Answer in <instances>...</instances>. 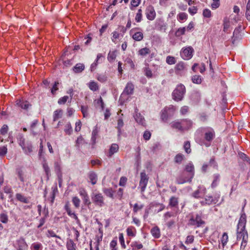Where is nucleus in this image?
Listing matches in <instances>:
<instances>
[{"label": "nucleus", "mask_w": 250, "mask_h": 250, "mask_svg": "<svg viewBox=\"0 0 250 250\" xmlns=\"http://www.w3.org/2000/svg\"><path fill=\"white\" fill-rule=\"evenodd\" d=\"M246 222L247 216L245 213H243L240 217L237 229V241L242 240L241 250H244L245 248L248 239V235L245 229Z\"/></svg>", "instance_id": "nucleus-1"}, {"label": "nucleus", "mask_w": 250, "mask_h": 250, "mask_svg": "<svg viewBox=\"0 0 250 250\" xmlns=\"http://www.w3.org/2000/svg\"><path fill=\"white\" fill-rule=\"evenodd\" d=\"M19 145L21 146L24 153L26 155H30L33 151V146L30 141H25L23 136L19 134L17 137Z\"/></svg>", "instance_id": "nucleus-2"}, {"label": "nucleus", "mask_w": 250, "mask_h": 250, "mask_svg": "<svg viewBox=\"0 0 250 250\" xmlns=\"http://www.w3.org/2000/svg\"><path fill=\"white\" fill-rule=\"evenodd\" d=\"M186 89L182 83L178 84L172 93V98L176 102H180L183 100L186 94Z\"/></svg>", "instance_id": "nucleus-3"}, {"label": "nucleus", "mask_w": 250, "mask_h": 250, "mask_svg": "<svg viewBox=\"0 0 250 250\" xmlns=\"http://www.w3.org/2000/svg\"><path fill=\"white\" fill-rule=\"evenodd\" d=\"M175 110L173 105L165 107L161 112V119L164 122H167L169 118L172 117Z\"/></svg>", "instance_id": "nucleus-4"}, {"label": "nucleus", "mask_w": 250, "mask_h": 250, "mask_svg": "<svg viewBox=\"0 0 250 250\" xmlns=\"http://www.w3.org/2000/svg\"><path fill=\"white\" fill-rule=\"evenodd\" d=\"M91 199L95 206L102 207L105 205L104 197L101 193L93 192L91 194Z\"/></svg>", "instance_id": "nucleus-5"}, {"label": "nucleus", "mask_w": 250, "mask_h": 250, "mask_svg": "<svg viewBox=\"0 0 250 250\" xmlns=\"http://www.w3.org/2000/svg\"><path fill=\"white\" fill-rule=\"evenodd\" d=\"M193 174L188 173L187 172L183 171L182 174L176 179V182L178 184H183L184 183H190L193 178Z\"/></svg>", "instance_id": "nucleus-6"}, {"label": "nucleus", "mask_w": 250, "mask_h": 250, "mask_svg": "<svg viewBox=\"0 0 250 250\" xmlns=\"http://www.w3.org/2000/svg\"><path fill=\"white\" fill-rule=\"evenodd\" d=\"M205 222L202 219L201 215L196 214L195 216H192L188 221V224L190 226H195V227H200L202 225L205 224Z\"/></svg>", "instance_id": "nucleus-7"}, {"label": "nucleus", "mask_w": 250, "mask_h": 250, "mask_svg": "<svg viewBox=\"0 0 250 250\" xmlns=\"http://www.w3.org/2000/svg\"><path fill=\"white\" fill-rule=\"evenodd\" d=\"M219 195H215L214 196L207 195L204 199L200 202L202 206L210 205L216 204L219 200Z\"/></svg>", "instance_id": "nucleus-8"}, {"label": "nucleus", "mask_w": 250, "mask_h": 250, "mask_svg": "<svg viewBox=\"0 0 250 250\" xmlns=\"http://www.w3.org/2000/svg\"><path fill=\"white\" fill-rule=\"evenodd\" d=\"M205 133L204 138L208 142H210L215 137V132L211 128H206L204 131ZM205 145L206 146H210L209 143H205Z\"/></svg>", "instance_id": "nucleus-9"}, {"label": "nucleus", "mask_w": 250, "mask_h": 250, "mask_svg": "<svg viewBox=\"0 0 250 250\" xmlns=\"http://www.w3.org/2000/svg\"><path fill=\"white\" fill-rule=\"evenodd\" d=\"M193 48L190 47H188L183 48L180 52L181 57L185 60H189L192 56Z\"/></svg>", "instance_id": "nucleus-10"}, {"label": "nucleus", "mask_w": 250, "mask_h": 250, "mask_svg": "<svg viewBox=\"0 0 250 250\" xmlns=\"http://www.w3.org/2000/svg\"><path fill=\"white\" fill-rule=\"evenodd\" d=\"M140 177L141 179L139 183V186L141 188V191L144 192L146 187L148 178L144 171H143L140 173Z\"/></svg>", "instance_id": "nucleus-11"}, {"label": "nucleus", "mask_w": 250, "mask_h": 250, "mask_svg": "<svg viewBox=\"0 0 250 250\" xmlns=\"http://www.w3.org/2000/svg\"><path fill=\"white\" fill-rule=\"evenodd\" d=\"M15 248L17 250H27L28 245L24 239L22 237L17 240L15 243Z\"/></svg>", "instance_id": "nucleus-12"}, {"label": "nucleus", "mask_w": 250, "mask_h": 250, "mask_svg": "<svg viewBox=\"0 0 250 250\" xmlns=\"http://www.w3.org/2000/svg\"><path fill=\"white\" fill-rule=\"evenodd\" d=\"M207 192L206 188L203 186H199L198 189L192 193V196L195 198H200Z\"/></svg>", "instance_id": "nucleus-13"}, {"label": "nucleus", "mask_w": 250, "mask_h": 250, "mask_svg": "<svg viewBox=\"0 0 250 250\" xmlns=\"http://www.w3.org/2000/svg\"><path fill=\"white\" fill-rule=\"evenodd\" d=\"M145 14L146 18L150 21H152L155 18L156 12L152 6H148L146 8Z\"/></svg>", "instance_id": "nucleus-14"}, {"label": "nucleus", "mask_w": 250, "mask_h": 250, "mask_svg": "<svg viewBox=\"0 0 250 250\" xmlns=\"http://www.w3.org/2000/svg\"><path fill=\"white\" fill-rule=\"evenodd\" d=\"M155 28L161 32H165L167 28V24L163 19H159L156 21Z\"/></svg>", "instance_id": "nucleus-15"}, {"label": "nucleus", "mask_w": 250, "mask_h": 250, "mask_svg": "<svg viewBox=\"0 0 250 250\" xmlns=\"http://www.w3.org/2000/svg\"><path fill=\"white\" fill-rule=\"evenodd\" d=\"M181 124L184 131L190 129L192 125V122L188 119H186L181 120Z\"/></svg>", "instance_id": "nucleus-16"}, {"label": "nucleus", "mask_w": 250, "mask_h": 250, "mask_svg": "<svg viewBox=\"0 0 250 250\" xmlns=\"http://www.w3.org/2000/svg\"><path fill=\"white\" fill-rule=\"evenodd\" d=\"M135 112L134 117L136 122L142 125L145 126L146 125V122L144 117L136 111Z\"/></svg>", "instance_id": "nucleus-17"}, {"label": "nucleus", "mask_w": 250, "mask_h": 250, "mask_svg": "<svg viewBox=\"0 0 250 250\" xmlns=\"http://www.w3.org/2000/svg\"><path fill=\"white\" fill-rule=\"evenodd\" d=\"M171 127L176 129L180 131H184L181 121H175L171 122L170 124Z\"/></svg>", "instance_id": "nucleus-18"}, {"label": "nucleus", "mask_w": 250, "mask_h": 250, "mask_svg": "<svg viewBox=\"0 0 250 250\" xmlns=\"http://www.w3.org/2000/svg\"><path fill=\"white\" fill-rule=\"evenodd\" d=\"M17 105L21 107L22 109L26 110L31 106V104L29 103L28 102L21 100L17 101Z\"/></svg>", "instance_id": "nucleus-19"}, {"label": "nucleus", "mask_w": 250, "mask_h": 250, "mask_svg": "<svg viewBox=\"0 0 250 250\" xmlns=\"http://www.w3.org/2000/svg\"><path fill=\"white\" fill-rule=\"evenodd\" d=\"M134 85L131 83H128L124 90L122 94L125 93L127 95L132 94L134 90Z\"/></svg>", "instance_id": "nucleus-20"}, {"label": "nucleus", "mask_w": 250, "mask_h": 250, "mask_svg": "<svg viewBox=\"0 0 250 250\" xmlns=\"http://www.w3.org/2000/svg\"><path fill=\"white\" fill-rule=\"evenodd\" d=\"M150 233L154 238L157 239L161 236L160 230L157 226L153 227L150 230Z\"/></svg>", "instance_id": "nucleus-21"}, {"label": "nucleus", "mask_w": 250, "mask_h": 250, "mask_svg": "<svg viewBox=\"0 0 250 250\" xmlns=\"http://www.w3.org/2000/svg\"><path fill=\"white\" fill-rule=\"evenodd\" d=\"M178 198L175 196H172L169 200L168 206L171 208H176L178 205Z\"/></svg>", "instance_id": "nucleus-22"}, {"label": "nucleus", "mask_w": 250, "mask_h": 250, "mask_svg": "<svg viewBox=\"0 0 250 250\" xmlns=\"http://www.w3.org/2000/svg\"><path fill=\"white\" fill-rule=\"evenodd\" d=\"M119 150L118 145L116 144H113L109 149V153L108 154V156L110 157L113 155L115 153L117 152Z\"/></svg>", "instance_id": "nucleus-23"}, {"label": "nucleus", "mask_w": 250, "mask_h": 250, "mask_svg": "<svg viewBox=\"0 0 250 250\" xmlns=\"http://www.w3.org/2000/svg\"><path fill=\"white\" fill-rule=\"evenodd\" d=\"M124 123L123 122V120L121 118H119L117 121V128L118 129V135L119 136H120L122 133V128L124 126Z\"/></svg>", "instance_id": "nucleus-24"}, {"label": "nucleus", "mask_w": 250, "mask_h": 250, "mask_svg": "<svg viewBox=\"0 0 250 250\" xmlns=\"http://www.w3.org/2000/svg\"><path fill=\"white\" fill-rule=\"evenodd\" d=\"M88 177L92 185L96 184L97 181V175L95 172L93 171L90 172L88 174Z\"/></svg>", "instance_id": "nucleus-25"}, {"label": "nucleus", "mask_w": 250, "mask_h": 250, "mask_svg": "<svg viewBox=\"0 0 250 250\" xmlns=\"http://www.w3.org/2000/svg\"><path fill=\"white\" fill-rule=\"evenodd\" d=\"M186 69V65L183 62H179L175 67L176 72L178 74L180 73L182 71Z\"/></svg>", "instance_id": "nucleus-26"}, {"label": "nucleus", "mask_w": 250, "mask_h": 250, "mask_svg": "<svg viewBox=\"0 0 250 250\" xmlns=\"http://www.w3.org/2000/svg\"><path fill=\"white\" fill-rule=\"evenodd\" d=\"M66 248L67 250H76V245L72 239H69L66 242Z\"/></svg>", "instance_id": "nucleus-27"}, {"label": "nucleus", "mask_w": 250, "mask_h": 250, "mask_svg": "<svg viewBox=\"0 0 250 250\" xmlns=\"http://www.w3.org/2000/svg\"><path fill=\"white\" fill-rule=\"evenodd\" d=\"M213 180L211 184V187L212 188H214L218 185V184L220 181V175L218 173L215 174L213 175Z\"/></svg>", "instance_id": "nucleus-28"}, {"label": "nucleus", "mask_w": 250, "mask_h": 250, "mask_svg": "<svg viewBox=\"0 0 250 250\" xmlns=\"http://www.w3.org/2000/svg\"><path fill=\"white\" fill-rule=\"evenodd\" d=\"M16 197L18 201L21 202L26 204L29 203V200L26 197L22 195L21 193H17L16 194Z\"/></svg>", "instance_id": "nucleus-29"}, {"label": "nucleus", "mask_w": 250, "mask_h": 250, "mask_svg": "<svg viewBox=\"0 0 250 250\" xmlns=\"http://www.w3.org/2000/svg\"><path fill=\"white\" fill-rule=\"evenodd\" d=\"M185 172H187L188 173H193V176L194 175V167L193 165L191 163H189L186 166Z\"/></svg>", "instance_id": "nucleus-30"}, {"label": "nucleus", "mask_w": 250, "mask_h": 250, "mask_svg": "<svg viewBox=\"0 0 250 250\" xmlns=\"http://www.w3.org/2000/svg\"><path fill=\"white\" fill-rule=\"evenodd\" d=\"M84 69V65L82 63H77L73 68V70L75 73L82 72Z\"/></svg>", "instance_id": "nucleus-31"}, {"label": "nucleus", "mask_w": 250, "mask_h": 250, "mask_svg": "<svg viewBox=\"0 0 250 250\" xmlns=\"http://www.w3.org/2000/svg\"><path fill=\"white\" fill-rule=\"evenodd\" d=\"M132 38L136 41H141L143 39V34L141 32H137L132 34Z\"/></svg>", "instance_id": "nucleus-32"}, {"label": "nucleus", "mask_w": 250, "mask_h": 250, "mask_svg": "<svg viewBox=\"0 0 250 250\" xmlns=\"http://www.w3.org/2000/svg\"><path fill=\"white\" fill-rule=\"evenodd\" d=\"M62 115V109H57L54 112L53 121H56L59 118H61Z\"/></svg>", "instance_id": "nucleus-33"}, {"label": "nucleus", "mask_w": 250, "mask_h": 250, "mask_svg": "<svg viewBox=\"0 0 250 250\" xmlns=\"http://www.w3.org/2000/svg\"><path fill=\"white\" fill-rule=\"evenodd\" d=\"M126 232L128 236L134 237L136 235V230L134 227L131 226L126 229Z\"/></svg>", "instance_id": "nucleus-34"}, {"label": "nucleus", "mask_w": 250, "mask_h": 250, "mask_svg": "<svg viewBox=\"0 0 250 250\" xmlns=\"http://www.w3.org/2000/svg\"><path fill=\"white\" fill-rule=\"evenodd\" d=\"M85 141L82 136H80L78 137L76 141L75 146L78 149H80L82 146L84 144Z\"/></svg>", "instance_id": "nucleus-35"}, {"label": "nucleus", "mask_w": 250, "mask_h": 250, "mask_svg": "<svg viewBox=\"0 0 250 250\" xmlns=\"http://www.w3.org/2000/svg\"><path fill=\"white\" fill-rule=\"evenodd\" d=\"M188 16V14L186 13H184V12L180 13L177 15V20L181 22H183V21L187 20Z\"/></svg>", "instance_id": "nucleus-36"}, {"label": "nucleus", "mask_w": 250, "mask_h": 250, "mask_svg": "<svg viewBox=\"0 0 250 250\" xmlns=\"http://www.w3.org/2000/svg\"><path fill=\"white\" fill-rule=\"evenodd\" d=\"M240 28V26L239 27V28H237L235 29L234 32H233V37L232 38V42L233 44H234L235 41L239 38Z\"/></svg>", "instance_id": "nucleus-37"}, {"label": "nucleus", "mask_w": 250, "mask_h": 250, "mask_svg": "<svg viewBox=\"0 0 250 250\" xmlns=\"http://www.w3.org/2000/svg\"><path fill=\"white\" fill-rule=\"evenodd\" d=\"M64 132L68 135H70L73 131V129L70 122L67 123L64 126Z\"/></svg>", "instance_id": "nucleus-38"}, {"label": "nucleus", "mask_w": 250, "mask_h": 250, "mask_svg": "<svg viewBox=\"0 0 250 250\" xmlns=\"http://www.w3.org/2000/svg\"><path fill=\"white\" fill-rule=\"evenodd\" d=\"M150 50L147 47H145L140 49L138 51V54L141 56L144 57L149 54Z\"/></svg>", "instance_id": "nucleus-39"}, {"label": "nucleus", "mask_w": 250, "mask_h": 250, "mask_svg": "<svg viewBox=\"0 0 250 250\" xmlns=\"http://www.w3.org/2000/svg\"><path fill=\"white\" fill-rule=\"evenodd\" d=\"M229 20L227 17H225L223 20V31L227 32L229 28Z\"/></svg>", "instance_id": "nucleus-40"}, {"label": "nucleus", "mask_w": 250, "mask_h": 250, "mask_svg": "<svg viewBox=\"0 0 250 250\" xmlns=\"http://www.w3.org/2000/svg\"><path fill=\"white\" fill-rule=\"evenodd\" d=\"M104 193L108 197H109L111 198H113V193L114 191L112 188H105L103 189Z\"/></svg>", "instance_id": "nucleus-41"}, {"label": "nucleus", "mask_w": 250, "mask_h": 250, "mask_svg": "<svg viewBox=\"0 0 250 250\" xmlns=\"http://www.w3.org/2000/svg\"><path fill=\"white\" fill-rule=\"evenodd\" d=\"M30 248L31 250H42V246L41 243L36 242L31 245Z\"/></svg>", "instance_id": "nucleus-42"}, {"label": "nucleus", "mask_w": 250, "mask_h": 250, "mask_svg": "<svg viewBox=\"0 0 250 250\" xmlns=\"http://www.w3.org/2000/svg\"><path fill=\"white\" fill-rule=\"evenodd\" d=\"M0 221L4 224H6L8 221V217L5 212L0 214Z\"/></svg>", "instance_id": "nucleus-43"}, {"label": "nucleus", "mask_w": 250, "mask_h": 250, "mask_svg": "<svg viewBox=\"0 0 250 250\" xmlns=\"http://www.w3.org/2000/svg\"><path fill=\"white\" fill-rule=\"evenodd\" d=\"M89 89L93 91H95L99 89V87L97 83L92 81L88 84Z\"/></svg>", "instance_id": "nucleus-44"}, {"label": "nucleus", "mask_w": 250, "mask_h": 250, "mask_svg": "<svg viewBox=\"0 0 250 250\" xmlns=\"http://www.w3.org/2000/svg\"><path fill=\"white\" fill-rule=\"evenodd\" d=\"M184 158V155L181 153H179L176 155L174 158V162L177 164H181L182 161Z\"/></svg>", "instance_id": "nucleus-45"}, {"label": "nucleus", "mask_w": 250, "mask_h": 250, "mask_svg": "<svg viewBox=\"0 0 250 250\" xmlns=\"http://www.w3.org/2000/svg\"><path fill=\"white\" fill-rule=\"evenodd\" d=\"M191 97L195 103H198L200 100V94L198 92H195L192 94Z\"/></svg>", "instance_id": "nucleus-46"}, {"label": "nucleus", "mask_w": 250, "mask_h": 250, "mask_svg": "<svg viewBox=\"0 0 250 250\" xmlns=\"http://www.w3.org/2000/svg\"><path fill=\"white\" fill-rule=\"evenodd\" d=\"M54 169L55 171L57 173H59L61 171V162L59 161H55L54 162Z\"/></svg>", "instance_id": "nucleus-47"}, {"label": "nucleus", "mask_w": 250, "mask_h": 250, "mask_svg": "<svg viewBox=\"0 0 250 250\" xmlns=\"http://www.w3.org/2000/svg\"><path fill=\"white\" fill-rule=\"evenodd\" d=\"M228 238V234L226 232H224L221 239V243L223 247L227 244Z\"/></svg>", "instance_id": "nucleus-48"}, {"label": "nucleus", "mask_w": 250, "mask_h": 250, "mask_svg": "<svg viewBox=\"0 0 250 250\" xmlns=\"http://www.w3.org/2000/svg\"><path fill=\"white\" fill-rule=\"evenodd\" d=\"M68 215L70 216L71 217L74 218L78 225H81V222L79 218H78L77 215L74 213L72 212L71 210L67 212Z\"/></svg>", "instance_id": "nucleus-49"}, {"label": "nucleus", "mask_w": 250, "mask_h": 250, "mask_svg": "<svg viewBox=\"0 0 250 250\" xmlns=\"http://www.w3.org/2000/svg\"><path fill=\"white\" fill-rule=\"evenodd\" d=\"M192 82L196 84H200L202 82L201 77L199 75H194L192 77Z\"/></svg>", "instance_id": "nucleus-50"}, {"label": "nucleus", "mask_w": 250, "mask_h": 250, "mask_svg": "<svg viewBox=\"0 0 250 250\" xmlns=\"http://www.w3.org/2000/svg\"><path fill=\"white\" fill-rule=\"evenodd\" d=\"M144 207L143 204H138L136 203L134 205L133 211L135 213L141 210Z\"/></svg>", "instance_id": "nucleus-51"}, {"label": "nucleus", "mask_w": 250, "mask_h": 250, "mask_svg": "<svg viewBox=\"0 0 250 250\" xmlns=\"http://www.w3.org/2000/svg\"><path fill=\"white\" fill-rule=\"evenodd\" d=\"M98 132H99V130L98 129V127L97 126H96L94 127V128L93 129V130L92 131V133L91 140L94 143L95 142V141L96 139V136L98 135Z\"/></svg>", "instance_id": "nucleus-52"}, {"label": "nucleus", "mask_w": 250, "mask_h": 250, "mask_svg": "<svg viewBox=\"0 0 250 250\" xmlns=\"http://www.w3.org/2000/svg\"><path fill=\"white\" fill-rule=\"evenodd\" d=\"M142 10L139 9L136 15L135 20L137 22H139L142 21Z\"/></svg>", "instance_id": "nucleus-53"}, {"label": "nucleus", "mask_w": 250, "mask_h": 250, "mask_svg": "<svg viewBox=\"0 0 250 250\" xmlns=\"http://www.w3.org/2000/svg\"><path fill=\"white\" fill-rule=\"evenodd\" d=\"M116 57L115 51H110L108 54L107 59L109 62L114 61Z\"/></svg>", "instance_id": "nucleus-54"}, {"label": "nucleus", "mask_w": 250, "mask_h": 250, "mask_svg": "<svg viewBox=\"0 0 250 250\" xmlns=\"http://www.w3.org/2000/svg\"><path fill=\"white\" fill-rule=\"evenodd\" d=\"M186 30V27L179 28L176 32L175 35L177 37H180L184 35Z\"/></svg>", "instance_id": "nucleus-55"}, {"label": "nucleus", "mask_w": 250, "mask_h": 250, "mask_svg": "<svg viewBox=\"0 0 250 250\" xmlns=\"http://www.w3.org/2000/svg\"><path fill=\"white\" fill-rule=\"evenodd\" d=\"M88 108L87 106H81V110L83 113V117H87L88 116Z\"/></svg>", "instance_id": "nucleus-56"}, {"label": "nucleus", "mask_w": 250, "mask_h": 250, "mask_svg": "<svg viewBox=\"0 0 250 250\" xmlns=\"http://www.w3.org/2000/svg\"><path fill=\"white\" fill-rule=\"evenodd\" d=\"M42 167L44 169V171L45 172V174L47 176H49L50 175V170L49 167L47 164V163L45 161L42 164Z\"/></svg>", "instance_id": "nucleus-57"}, {"label": "nucleus", "mask_w": 250, "mask_h": 250, "mask_svg": "<svg viewBox=\"0 0 250 250\" xmlns=\"http://www.w3.org/2000/svg\"><path fill=\"white\" fill-rule=\"evenodd\" d=\"M97 80L101 83H104L107 80V77L105 74H100L97 77Z\"/></svg>", "instance_id": "nucleus-58"}, {"label": "nucleus", "mask_w": 250, "mask_h": 250, "mask_svg": "<svg viewBox=\"0 0 250 250\" xmlns=\"http://www.w3.org/2000/svg\"><path fill=\"white\" fill-rule=\"evenodd\" d=\"M184 147L185 151L187 153L189 154L191 152L190 145L189 141L185 142Z\"/></svg>", "instance_id": "nucleus-59"}, {"label": "nucleus", "mask_w": 250, "mask_h": 250, "mask_svg": "<svg viewBox=\"0 0 250 250\" xmlns=\"http://www.w3.org/2000/svg\"><path fill=\"white\" fill-rule=\"evenodd\" d=\"M7 152V148L6 146H0V156H4Z\"/></svg>", "instance_id": "nucleus-60"}, {"label": "nucleus", "mask_w": 250, "mask_h": 250, "mask_svg": "<svg viewBox=\"0 0 250 250\" xmlns=\"http://www.w3.org/2000/svg\"><path fill=\"white\" fill-rule=\"evenodd\" d=\"M166 62L168 64H173L175 63L176 61L174 57L168 56L167 57Z\"/></svg>", "instance_id": "nucleus-61"}, {"label": "nucleus", "mask_w": 250, "mask_h": 250, "mask_svg": "<svg viewBox=\"0 0 250 250\" xmlns=\"http://www.w3.org/2000/svg\"><path fill=\"white\" fill-rule=\"evenodd\" d=\"M95 102H96V104L98 106H100L102 109L103 110L104 108V103L103 102V100L101 97H100L99 99L96 100L95 101Z\"/></svg>", "instance_id": "nucleus-62"}, {"label": "nucleus", "mask_w": 250, "mask_h": 250, "mask_svg": "<svg viewBox=\"0 0 250 250\" xmlns=\"http://www.w3.org/2000/svg\"><path fill=\"white\" fill-rule=\"evenodd\" d=\"M80 200L77 197H74L72 199V202L76 208L80 207Z\"/></svg>", "instance_id": "nucleus-63"}, {"label": "nucleus", "mask_w": 250, "mask_h": 250, "mask_svg": "<svg viewBox=\"0 0 250 250\" xmlns=\"http://www.w3.org/2000/svg\"><path fill=\"white\" fill-rule=\"evenodd\" d=\"M239 155L241 159L250 164V159L245 154L241 152L239 153Z\"/></svg>", "instance_id": "nucleus-64"}]
</instances>
